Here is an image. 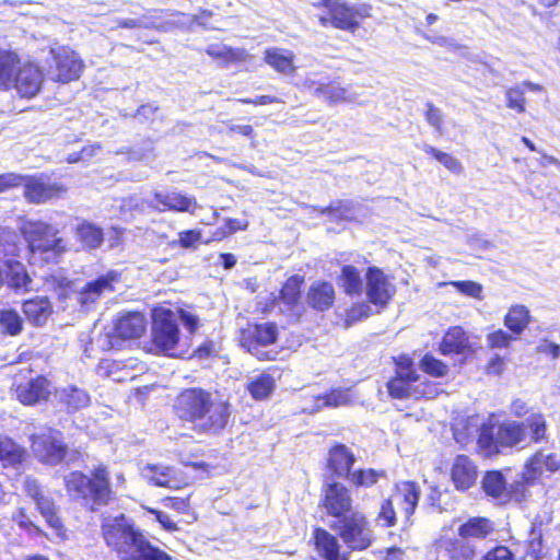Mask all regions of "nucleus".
Segmentation results:
<instances>
[{"mask_svg":"<svg viewBox=\"0 0 560 560\" xmlns=\"http://www.w3.org/2000/svg\"><path fill=\"white\" fill-rule=\"evenodd\" d=\"M302 282L303 279L301 277L293 276L283 284L280 291L279 301L285 305L288 311L296 305L300 299Z\"/></svg>","mask_w":560,"mask_h":560,"instance_id":"43","label":"nucleus"},{"mask_svg":"<svg viewBox=\"0 0 560 560\" xmlns=\"http://www.w3.org/2000/svg\"><path fill=\"white\" fill-rule=\"evenodd\" d=\"M493 530V523L486 517H471L458 528L460 538L483 539Z\"/></svg>","mask_w":560,"mask_h":560,"instance_id":"37","label":"nucleus"},{"mask_svg":"<svg viewBox=\"0 0 560 560\" xmlns=\"http://www.w3.org/2000/svg\"><path fill=\"white\" fill-rule=\"evenodd\" d=\"M315 96L324 101L335 104L339 102H353L355 94L348 88H342L336 84L325 83L315 88Z\"/></svg>","mask_w":560,"mask_h":560,"instance_id":"40","label":"nucleus"},{"mask_svg":"<svg viewBox=\"0 0 560 560\" xmlns=\"http://www.w3.org/2000/svg\"><path fill=\"white\" fill-rule=\"evenodd\" d=\"M77 234L82 245L88 248H96L103 242L102 230L88 222L78 226Z\"/></svg>","mask_w":560,"mask_h":560,"instance_id":"45","label":"nucleus"},{"mask_svg":"<svg viewBox=\"0 0 560 560\" xmlns=\"http://www.w3.org/2000/svg\"><path fill=\"white\" fill-rule=\"evenodd\" d=\"M59 400L71 411L82 409L90 404V395L86 390L73 385H68L57 390Z\"/></svg>","mask_w":560,"mask_h":560,"instance_id":"36","label":"nucleus"},{"mask_svg":"<svg viewBox=\"0 0 560 560\" xmlns=\"http://www.w3.org/2000/svg\"><path fill=\"white\" fill-rule=\"evenodd\" d=\"M530 323V313L525 305L512 306L504 317V325L515 335H521Z\"/></svg>","mask_w":560,"mask_h":560,"instance_id":"41","label":"nucleus"},{"mask_svg":"<svg viewBox=\"0 0 560 560\" xmlns=\"http://www.w3.org/2000/svg\"><path fill=\"white\" fill-rule=\"evenodd\" d=\"M307 300L312 307L324 311L329 308L335 300V290L329 282L314 283L308 293Z\"/></svg>","mask_w":560,"mask_h":560,"instance_id":"34","label":"nucleus"},{"mask_svg":"<svg viewBox=\"0 0 560 560\" xmlns=\"http://www.w3.org/2000/svg\"><path fill=\"white\" fill-rule=\"evenodd\" d=\"M468 340L465 331L460 327H452L444 335L440 351L444 355L463 353L467 348Z\"/></svg>","mask_w":560,"mask_h":560,"instance_id":"35","label":"nucleus"},{"mask_svg":"<svg viewBox=\"0 0 560 560\" xmlns=\"http://www.w3.org/2000/svg\"><path fill=\"white\" fill-rule=\"evenodd\" d=\"M537 351L539 353L547 354V355L551 357L552 359H557L560 355V346L557 343L544 340L538 345Z\"/></svg>","mask_w":560,"mask_h":560,"instance_id":"64","label":"nucleus"},{"mask_svg":"<svg viewBox=\"0 0 560 560\" xmlns=\"http://www.w3.org/2000/svg\"><path fill=\"white\" fill-rule=\"evenodd\" d=\"M351 400V395L348 389L341 390L336 389L330 393L317 397L318 408L326 407H339L349 404Z\"/></svg>","mask_w":560,"mask_h":560,"instance_id":"52","label":"nucleus"},{"mask_svg":"<svg viewBox=\"0 0 560 560\" xmlns=\"http://www.w3.org/2000/svg\"><path fill=\"white\" fill-rule=\"evenodd\" d=\"M4 264L8 269V287L14 290L15 292L28 291L32 279L30 278L24 265L13 259H7Z\"/></svg>","mask_w":560,"mask_h":560,"instance_id":"33","label":"nucleus"},{"mask_svg":"<svg viewBox=\"0 0 560 560\" xmlns=\"http://www.w3.org/2000/svg\"><path fill=\"white\" fill-rule=\"evenodd\" d=\"M20 232L33 254H40L46 261L56 262L67 252V244L57 237L58 230L43 221L25 220L20 225Z\"/></svg>","mask_w":560,"mask_h":560,"instance_id":"3","label":"nucleus"},{"mask_svg":"<svg viewBox=\"0 0 560 560\" xmlns=\"http://www.w3.org/2000/svg\"><path fill=\"white\" fill-rule=\"evenodd\" d=\"M49 394L50 384L43 376H38L25 384H21L16 388L18 398L24 405H34L40 400H45Z\"/></svg>","mask_w":560,"mask_h":560,"instance_id":"27","label":"nucleus"},{"mask_svg":"<svg viewBox=\"0 0 560 560\" xmlns=\"http://www.w3.org/2000/svg\"><path fill=\"white\" fill-rule=\"evenodd\" d=\"M206 52L213 59H218L223 63H230L243 60L244 51L241 49H233L222 44L209 45Z\"/></svg>","mask_w":560,"mask_h":560,"instance_id":"46","label":"nucleus"},{"mask_svg":"<svg viewBox=\"0 0 560 560\" xmlns=\"http://www.w3.org/2000/svg\"><path fill=\"white\" fill-rule=\"evenodd\" d=\"M107 545L114 548L124 560H168L170 557L145 541L144 537L129 525L125 517L103 526Z\"/></svg>","mask_w":560,"mask_h":560,"instance_id":"1","label":"nucleus"},{"mask_svg":"<svg viewBox=\"0 0 560 560\" xmlns=\"http://www.w3.org/2000/svg\"><path fill=\"white\" fill-rule=\"evenodd\" d=\"M35 503L40 514L47 521L48 525L51 528L59 532L62 528V523L61 520L56 514V509L52 500L45 495H42L40 498L35 500Z\"/></svg>","mask_w":560,"mask_h":560,"instance_id":"48","label":"nucleus"},{"mask_svg":"<svg viewBox=\"0 0 560 560\" xmlns=\"http://www.w3.org/2000/svg\"><path fill=\"white\" fill-rule=\"evenodd\" d=\"M66 445L62 442L61 433L54 430H46L32 435V451L43 463L56 465L66 455Z\"/></svg>","mask_w":560,"mask_h":560,"instance_id":"11","label":"nucleus"},{"mask_svg":"<svg viewBox=\"0 0 560 560\" xmlns=\"http://www.w3.org/2000/svg\"><path fill=\"white\" fill-rule=\"evenodd\" d=\"M382 475L383 472L374 469H360L350 474L348 479L355 486L370 487L376 483Z\"/></svg>","mask_w":560,"mask_h":560,"instance_id":"55","label":"nucleus"},{"mask_svg":"<svg viewBox=\"0 0 560 560\" xmlns=\"http://www.w3.org/2000/svg\"><path fill=\"white\" fill-rule=\"evenodd\" d=\"M387 389L395 399H432L439 395V386L430 381H421L412 362L406 358L397 363L396 375L388 381Z\"/></svg>","mask_w":560,"mask_h":560,"instance_id":"2","label":"nucleus"},{"mask_svg":"<svg viewBox=\"0 0 560 560\" xmlns=\"http://www.w3.org/2000/svg\"><path fill=\"white\" fill-rule=\"evenodd\" d=\"M560 468L557 454L537 452L526 464L523 478L527 483L535 482L545 471L555 472Z\"/></svg>","mask_w":560,"mask_h":560,"instance_id":"23","label":"nucleus"},{"mask_svg":"<svg viewBox=\"0 0 560 560\" xmlns=\"http://www.w3.org/2000/svg\"><path fill=\"white\" fill-rule=\"evenodd\" d=\"M425 119L431 127H433L440 135H442L444 116L440 108H438L431 103H428Z\"/></svg>","mask_w":560,"mask_h":560,"instance_id":"56","label":"nucleus"},{"mask_svg":"<svg viewBox=\"0 0 560 560\" xmlns=\"http://www.w3.org/2000/svg\"><path fill=\"white\" fill-rule=\"evenodd\" d=\"M23 313L35 326H43L52 313V306L46 296H36L23 303Z\"/></svg>","mask_w":560,"mask_h":560,"instance_id":"30","label":"nucleus"},{"mask_svg":"<svg viewBox=\"0 0 560 560\" xmlns=\"http://www.w3.org/2000/svg\"><path fill=\"white\" fill-rule=\"evenodd\" d=\"M525 429L528 434L527 442H540L545 440L547 425L546 420L541 413H534L525 419Z\"/></svg>","mask_w":560,"mask_h":560,"instance_id":"44","label":"nucleus"},{"mask_svg":"<svg viewBox=\"0 0 560 560\" xmlns=\"http://www.w3.org/2000/svg\"><path fill=\"white\" fill-rule=\"evenodd\" d=\"M390 499L404 516V529L411 525V516L420 499V488L413 481H400L395 485Z\"/></svg>","mask_w":560,"mask_h":560,"instance_id":"17","label":"nucleus"},{"mask_svg":"<svg viewBox=\"0 0 560 560\" xmlns=\"http://www.w3.org/2000/svg\"><path fill=\"white\" fill-rule=\"evenodd\" d=\"M145 328V317L139 312L120 314L114 323V332L121 339L139 338L143 335Z\"/></svg>","mask_w":560,"mask_h":560,"instance_id":"22","label":"nucleus"},{"mask_svg":"<svg viewBox=\"0 0 560 560\" xmlns=\"http://www.w3.org/2000/svg\"><path fill=\"white\" fill-rule=\"evenodd\" d=\"M478 470L475 463L466 455H457L451 468V479L455 488L465 491L477 480Z\"/></svg>","mask_w":560,"mask_h":560,"instance_id":"21","label":"nucleus"},{"mask_svg":"<svg viewBox=\"0 0 560 560\" xmlns=\"http://www.w3.org/2000/svg\"><path fill=\"white\" fill-rule=\"evenodd\" d=\"M67 491L73 498L91 500L94 505H105L110 498V488L106 467L94 469L92 478L80 471H72L65 477Z\"/></svg>","mask_w":560,"mask_h":560,"instance_id":"4","label":"nucleus"},{"mask_svg":"<svg viewBox=\"0 0 560 560\" xmlns=\"http://www.w3.org/2000/svg\"><path fill=\"white\" fill-rule=\"evenodd\" d=\"M482 489L499 503H506L511 499L505 479L500 471H488L482 479Z\"/></svg>","mask_w":560,"mask_h":560,"instance_id":"32","label":"nucleus"},{"mask_svg":"<svg viewBox=\"0 0 560 560\" xmlns=\"http://www.w3.org/2000/svg\"><path fill=\"white\" fill-rule=\"evenodd\" d=\"M420 368L424 373L433 377H443L448 372V366L431 354H425L421 359Z\"/></svg>","mask_w":560,"mask_h":560,"instance_id":"53","label":"nucleus"},{"mask_svg":"<svg viewBox=\"0 0 560 560\" xmlns=\"http://www.w3.org/2000/svg\"><path fill=\"white\" fill-rule=\"evenodd\" d=\"M294 59L295 56L293 51L283 48H267L264 52V61L275 71L284 75L295 73L296 67Z\"/></svg>","mask_w":560,"mask_h":560,"instance_id":"29","label":"nucleus"},{"mask_svg":"<svg viewBox=\"0 0 560 560\" xmlns=\"http://www.w3.org/2000/svg\"><path fill=\"white\" fill-rule=\"evenodd\" d=\"M19 245L16 234L7 229L0 228V258L11 259L18 255Z\"/></svg>","mask_w":560,"mask_h":560,"instance_id":"49","label":"nucleus"},{"mask_svg":"<svg viewBox=\"0 0 560 560\" xmlns=\"http://www.w3.org/2000/svg\"><path fill=\"white\" fill-rule=\"evenodd\" d=\"M323 5L327 9V15H320L319 22L323 25L331 23L335 27L354 31L360 21L370 16V7L365 4L348 5L337 0H324Z\"/></svg>","mask_w":560,"mask_h":560,"instance_id":"8","label":"nucleus"},{"mask_svg":"<svg viewBox=\"0 0 560 560\" xmlns=\"http://www.w3.org/2000/svg\"><path fill=\"white\" fill-rule=\"evenodd\" d=\"M22 65L15 51L0 49V89L8 91L14 84V77Z\"/></svg>","mask_w":560,"mask_h":560,"instance_id":"31","label":"nucleus"},{"mask_svg":"<svg viewBox=\"0 0 560 560\" xmlns=\"http://www.w3.org/2000/svg\"><path fill=\"white\" fill-rule=\"evenodd\" d=\"M370 306L365 303L357 304L350 308L348 312V319L349 320H360L362 318H365L370 314Z\"/></svg>","mask_w":560,"mask_h":560,"instance_id":"63","label":"nucleus"},{"mask_svg":"<svg viewBox=\"0 0 560 560\" xmlns=\"http://www.w3.org/2000/svg\"><path fill=\"white\" fill-rule=\"evenodd\" d=\"M330 527L338 533L346 546L353 551L368 549L373 540L374 533L365 515L360 511L351 512L348 516L334 521Z\"/></svg>","mask_w":560,"mask_h":560,"instance_id":"6","label":"nucleus"},{"mask_svg":"<svg viewBox=\"0 0 560 560\" xmlns=\"http://www.w3.org/2000/svg\"><path fill=\"white\" fill-rule=\"evenodd\" d=\"M25 451L13 440L0 438V460L4 465H15L23 460Z\"/></svg>","mask_w":560,"mask_h":560,"instance_id":"42","label":"nucleus"},{"mask_svg":"<svg viewBox=\"0 0 560 560\" xmlns=\"http://www.w3.org/2000/svg\"><path fill=\"white\" fill-rule=\"evenodd\" d=\"M423 150L425 153H428V154L432 155L434 159H436L441 164H443L451 172L458 174L463 171V166H462L460 162L456 158L452 156L451 154L442 152L429 144H425Z\"/></svg>","mask_w":560,"mask_h":560,"instance_id":"51","label":"nucleus"},{"mask_svg":"<svg viewBox=\"0 0 560 560\" xmlns=\"http://www.w3.org/2000/svg\"><path fill=\"white\" fill-rule=\"evenodd\" d=\"M513 337L502 329H498L487 336V341L491 348H508Z\"/></svg>","mask_w":560,"mask_h":560,"instance_id":"58","label":"nucleus"},{"mask_svg":"<svg viewBox=\"0 0 560 560\" xmlns=\"http://www.w3.org/2000/svg\"><path fill=\"white\" fill-rule=\"evenodd\" d=\"M120 280V273L114 270L100 276L97 279L88 282L77 294V302L84 308L91 310L104 294L115 291V283Z\"/></svg>","mask_w":560,"mask_h":560,"instance_id":"16","label":"nucleus"},{"mask_svg":"<svg viewBox=\"0 0 560 560\" xmlns=\"http://www.w3.org/2000/svg\"><path fill=\"white\" fill-rule=\"evenodd\" d=\"M230 416V404L213 395L194 428L199 432L217 434L226 427Z\"/></svg>","mask_w":560,"mask_h":560,"instance_id":"12","label":"nucleus"},{"mask_svg":"<svg viewBox=\"0 0 560 560\" xmlns=\"http://www.w3.org/2000/svg\"><path fill=\"white\" fill-rule=\"evenodd\" d=\"M338 284L347 295H360L363 290L361 272L351 265L342 266Z\"/></svg>","mask_w":560,"mask_h":560,"instance_id":"39","label":"nucleus"},{"mask_svg":"<svg viewBox=\"0 0 560 560\" xmlns=\"http://www.w3.org/2000/svg\"><path fill=\"white\" fill-rule=\"evenodd\" d=\"M177 244L184 248H190L199 243L201 238V233L196 230H187L183 231L178 234Z\"/></svg>","mask_w":560,"mask_h":560,"instance_id":"60","label":"nucleus"},{"mask_svg":"<svg viewBox=\"0 0 560 560\" xmlns=\"http://www.w3.org/2000/svg\"><path fill=\"white\" fill-rule=\"evenodd\" d=\"M278 336L279 329L275 323L248 324L241 330L240 343L259 360H273L276 352L266 350V348L273 345Z\"/></svg>","mask_w":560,"mask_h":560,"instance_id":"7","label":"nucleus"},{"mask_svg":"<svg viewBox=\"0 0 560 560\" xmlns=\"http://www.w3.org/2000/svg\"><path fill=\"white\" fill-rule=\"evenodd\" d=\"M460 293L475 298L481 299L482 287L474 281H453L451 282Z\"/></svg>","mask_w":560,"mask_h":560,"instance_id":"57","label":"nucleus"},{"mask_svg":"<svg viewBox=\"0 0 560 560\" xmlns=\"http://www.w3.org/2000/svg\"><path fill=\"white\" fill-rule=\"evenodd\" d=\"M528 434L525 423L509 421L503 422L497 429L491 424L480 428L478 445L486 455L500 452V447H513L521 443H527Z\"/></svg>","mask_w":560,"mask_h":560,"instance_id":"5","label":"nucleus"},{"mask_svg":"<svg viewBox=\"0 0 560 560\" xmlns=\"http://www.w3.org/2000/svg\"><path fill=\"white\" fill-rule=\"evenodd\" d=\"M24 177L14 173L0 175V192L7 188L22 185Z\"/></svg>","mask_w":560,"mask_h":560,"instance_id":"62","label":"nucleus"},{"mask_svg":"<svg viewBox=\"0 0 560 560\" xmlns=\"http://www.w3.org/2000/svg\"><path fill=\"white\" fill-rule=\"evenodd\" d=\"M43 82L44 74L40 68L31 61H25L19 67L12 89H15L20 96L30 98L40 91Z\"/></svg>","mask_w":560,"mask_h":560,"instance_id":"18","label":"nucleus"},{"mask_svg":"<svg viewBox=\"0 0 560 560\" xmlns=\"http://www.w3.org/2000/svg\"><path fill=\"white\" fill-rule=\"evenodd\" d=\"M323 506L328 515L340 521L355 510L352 509V498L349 490L339 482H328L323 490Z\"/></svg>","mask_w":560,"mask_h":560,"instance_id":"14","label":"nucleus"},{"mask_svg":"<svg viewBox=\"0 0 560 560\" xmlns=\"http://www.w3.org/2000/svg\"><path fill=\"white\" fill-rule=\"evenodd\" d=\"M140 475L145 481L156 487L178 489L182 485L175 470L162 464H147L141 468Z\"/></svg>","mask_w":560,"mask_h":560,"instance_id":"24","label":"nucleus"},{"mask_svg":"<svg viewBox=\"0 0 560 560\" xmlns=\"http://www.w3.org/2000/svg\"><path fill=\"white\" fill-rule=\"evenodd\" d=\"M212 397V393L202 388H188L176 397L174 408L180 419L194 424Z\"/></svg>","mask_w":560,"mask_h":560,"instance_id":"13","label":"nucleus"},{"mask_svg":"<svg viewBox=\"0 0 560 560\" xmlns=\"http://www.w3.org/2000/svg\"><path fill=\"white\" fill-rule=\"evenodd\" d=\"M396 287L377 267H370L365 272V293L369 301L377 306H385L395 295Z\"/></svg>","mask_w":560,"mask_h":560,"instance_id":"15","label":"nucleus"},{"mask_svg":"<svg viewBox=\"0 0 560 560\" xmlns=\"http://www.w3.org/2000/svg\"><path fill=\"white\" fill-rule=\"evenodd\" d=\"M396 508L397 505L390 499V497L384 499L380 505V511L375 517L376 523L384 527L395 526L397 523Z\"/></svg>","mask_w":560,"mask_h":560,"instance_id":"50","label":"nucleus"},{"mask_svg":"<svg viewBox=\"0 0 560 560\" xmlns=\"http://www.w3.org/2000/svg\"><path fill=\"white\" fill-rule=\"evenodd\" d=\"M480 560H514V553L508 547L499 545L489 550Z\"/></svg>","mask_w":560,"mask_h":560,"instance_id":"59","label":"nucleus"},{"mask_svg":"<svg viewBox=\"0 0 560 560\" xmlns=\"http://www.w3.org/2000/svg\"><path fill=\"white\" fill-rule=\"evenodd\" d=\"M276 381L269 373H260L259 375L253 376L248 380L246 389L249 395L256 400H262L268 398L273 392Z\"/></svg>","mask_w":560,"mask_h":560,"instance_id":"38","label":"nucleus"},{"mask_svg":"<svg viewBox=\"0 0 560 560\" xmlns=\"http://www.w3.org/2000/svg\"><path fill=\"white\" fill-rule=\"evenodd\" d=\"M23 322L16 311L4 308L0 311V329L2 332L16 336L22 331Z\"/></svg>","mask_w":560,"mask_h":560,"instance_id":"47","label":"nucleus"},{"mask_svg":"<svg viewBox=\"0 0 560 560\" xmlns=\"http://www.w3.org/2000/svg\"><path fill=\"white\" fill-rule=\"evenodd\" d=\"M149 206L159 211H177L194 213L197 208L195 198L180 194L177 190L155 191Z\"/></svg>","mask_w":560,"mask_h":560,"instance_id":"20","label":"nucleus"},{"mask_svg":"<svg viewBox=\"0 0 560 560\" xmlns=\"http://www.w3.org/2000/svg\"><path fill=\"white\" fill-rule=\"evenodd\" d=\"M506 106L511 109L516 110L517 113L525 112V97H524V89L522 85L517 84L515 86L509 88L505 92Z\"/></svg>","mask_w":560,"mask_h":560,"instance_id":"54","label":"nucleus"},{"mask_svg":"<svg viewBox=\"0 0 560 560\" xmlns=\"http://www.w3.org/2000/svg\"><path fill=\"white\" fill-rule=\"evenodd\" d=\"M436 549L439 553H444L451 560H474L476 556V547L462 539L441 538L436 541Z\"/></svg>","mask_w":560,"mask_h":560,"instance_id":"28","label":"nucleus"},{"mask_svg":"<svg viewBox=\"0 0 560 560\" xmlns=\"http://www.w3.org/2000/svg\"><path fill=\"white\" fill-rule=\"evenodd\" d=\"M24 196L32 203H44L65 191L62 185L51 183L44 176L28 177L22 182Z\"/></svg>","mask_w":560,"mask_h":560,"instance_id":"19","label":"nucleus"},{"mask_svg":"<svg viewBox=\"0 0 560 560\" xmlns=\"http://www.w3.org/2000/svg\"><path fill=\"white\" fill-rule=\"evenodd\" d=\"M178 340L177 316L170 310H154L152 323V342L154 347L162 353L174 355Z\"/></svg>","mask_w":560,"mask_h":560,"instance_id":"9","label":"nucleus"},{"mask_svg":"<svg viewBox=\"0 0 560 560\" xmlns=\"http://www.w3.org/2000/svg\"><path fill=\"white\" fill-rule=\"evenodd\" d=\"M354 462V454L346 445L336 444L329 451L327 466L332 475L349 478Z\"/></svg>","mask_w":560,"mask_h":560,"instance_id":"26","label":"nucleus"},{"mask_svg":"<svg viewBox=\"0 0 560 560\" xmlns=\"http://www.w3.org/2000/svg\"><path fill=\"white\" fill-rule=\"evenodd\" d=\"M315 550L323 560H349L336 536L324 528L314 530Z\"/></svg>","mask_w":560,"mask_h":560,"instance_id":"25","label":"nucleus"},{"mask_svg":"<svg viewBox=\"0 0 560 560\" xmlns=\"http://www.w3.org/2000/svg\"><path fill=\"white\" fill-rule=\"evenodd\" d=\"M49 56L46 63L52 79L69 82L80 77L83 61L74 50L67 46L55 47L49 50Z\"/></svg>","mask_w":560,"mask_h":560,"instance_id":"10","label":"nucleus"},{"mask_svg":"<svg viewBox=\"0 0 560 560\" xmlns=\"http://www.w3.org/2000/svg\"><path fill=\"white\" fill-rule=\"evenodd\" d=\"M153 148L151 143H145V145L141 149H135L129 153V159L133 161H144L149 162L153 160Z\"/></svg>","mask_w":560,"mask_h":560,"instance_id":"61","label":"nucleus"}]
</instances>
